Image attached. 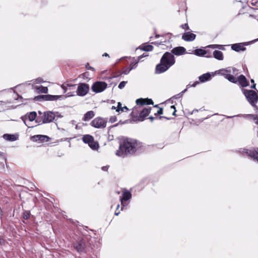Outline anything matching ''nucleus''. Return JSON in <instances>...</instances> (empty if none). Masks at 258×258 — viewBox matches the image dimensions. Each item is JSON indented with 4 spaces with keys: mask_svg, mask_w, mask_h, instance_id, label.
Listing matches in <instances>:
<instances>
[{
    "mask_svg": "<svg viewBox=\"0 0 258 258\" xmlns=\"http://www.w3.org/2000/svg\"><path fill=\"white\" fill-rule=\"evenodd\" d=\"M175 63L174 55L170 52H166L162 56L160 63L156 67V73L161 74L168 70Z\"/></svg>",
    "mask_w": 258,
    "mask_h": 258,
    "instance_id": "nucleus-1",
    "label": "nucleus"
},
{
    "mask_svg": "<svg viewBox=\"0 0 258 258\" xmlns=\"http://www.w3.org/2000/svg\"><path fill=\"white\" fill-rule=\"evenodd\" d=\"M137 143L131 139L124 140L120 144L119 149L116 151V155L123 156L127 154H133L136 151Z\"/></svg>",
    "mask_w": 258,
    "mask_h": 258,
    "instance_id": "nucleus-2",
    "label": "nucleus"
},
{
    "mask_svg": "<svg viewBox=\"0 0 258 258\" xmlns=\"http://www.w3.org/2000/svg\"><path fill=\"white\" fill-rule=\"evenodd\" d=\"M38 113L41 115V118H37L35 122L39 124L51 122L55 117L54 113L52 111H46L43 113L38 111Z\"/></svg>",
    "mask_w": 258,
    "mask_h": 258,
    "instance_id": "nucleus-3",
    "label": "nucleus"
},
{
    "mask_svg": "<svg viewBox=\"0 0 258 258\" xmlns=\"http://www.w3.org/2000/svg\"><path fill=\"white\" fill-rule=\"evenodd\" d=\"M244 93L249 103L252 106H255L258 100V97L255 92L252 90H245Z\"/></svg>",
    "mask_w": 258,
    "mask_h": 258,
    "instance_id": "nucleus-4",
    "label": "nucleus"
},
{
    "mask_svg": "<svg viewBox=\"0 0 258 258\" xmlns=\"http://www.w3.org/2000/svg\"><path fill=\"white\" fill-rule=\"evenodd\" d=\"M231 68H227L219 71V74L224 76L229 81L235 83L237 82V79L233 75H231Z\"/></svg>",
    "mask_w": 258,
    "mask_h": 258,
    "instance_id": "nucleus-5",
    "label": "nucleus"
},
{
    "mask_svg": "<svg viewBox=\"0 0 258 258\" xmlns=\"http://www.w3.org/2000/svg\"><path fill=\"white\" fill-rule=\"evenodd\" d=\"M107 119L98 117L94 118L91 122V126L97 128H103L106 126Z\"/></svg>",
    "mask_w": 258,
    "mask_h": 258,
    "instance_id": "nucleus-6",
    "label": "nucleus"
},
{
    "mask_svg": "<svg viewBox=\"0 0 258 258\" xmlns=\"http://www.w3.org/2000/svg\"><path fill=\"white\" fill-rule=\"evenodd\" d=\"M107 86L106 83L101 81H97L93 83L91 87V89L93 92L96 93L103 92Z\"/></svg>",
    "mask_w": 258,
    "mask_h": 258,
    "instance_id": "nucleus-7",
    "label": "nucleus"
},
{
    "mask_svg": "<svg viewBox=\"0 0 258 258\" xmlns=\"http://www.w3.org/2000/svg\"><path fill=\"white\" fill-rule=\"evenodd\" d=\"M74 94H72L71 93H68L66 96L62 95H42V97L45 100L47 101H55L57 100H61L66 98L69 97L73 96Z\"/></svg>",
    "mask_w": 258,
    "mask_h": 258,
    "instance_id": "nucleus-8",
    "label": "nucleus"
},
{
    "mask_svg": "<svg viewBox=\"0 0 258 258\" xmlns=\"http://www.w3.org/2000/svg\"><path fill=\"white\" fill-rule=\"evenodd\" d=\"M89 90V86L86 83H80L78 85L77 90V94L78 96H84Z\"/></svg>",
    "mask_w": 258,
    "mask_h": 258,
    "instance_id": "nucleus-9",
    "label": "nucleus"
},
{
    "mask_svg": "<svg viewBox=\"0 0 258 258\" xmlns=\"http://www.w3.org/2000/svg\"><path fill=\"white\" fill-rule=\"evenodd\" d=\"M36 113L34 111L29 113L27 117H22V118L24 122L25 123V125L28 126L29 127H30L31 126H30V124L27 123L28 120L30 122L34 121L36 118ZM31 127H33V126H31Z\"/></svg>",
    "mask_w": 258,
    "mask_h": 258,
    "instance_id": "nucleus-10",
    "label": "nucleus"
},
{
    "mask_svg": "<svg viewBox=\"0 0 258 258\" xmlns=\"http://www.w3.org/2000/svg\"><path fill=\"white\" fill-rule=\"evenodd\" d=\"M243 154H245L247 156L253 159L258 162V149L254 150H248L247 149H244L243 151Z\"/></svg>",
    "mask_w": 258,
    "mask_h": 258,
    "instance_id": "nucleus-11",
    "label": "nucleus"
},
{
    "mask_svg": "<svg viewBox=\"0 0 258 258\" xmlns=\"http://www.w3.org/2000/svg\"><path fill=\"white\" fill-rule=\"evenodd\" d=\"M131 197L132 195L130 191H126L123 193L122 196L120 199L121 205L123 207L127 205L125 202L129 200Z\"/></svg>",
    "mask_w": 258,
    "mask_h": 258,
    "instance_id": "nucleus-12",
    "label": "nucleus"
},
{
    "mask_svg": "<svg viewBox=\"0 0 258 258\" xmlns=\"http://www.w3.org/2000/svg\"><path fill=\"white\" fill-rule=\"evenodd\" d=\"M32 139L34 142H44L48 141L49 138L45 135H35L32 137Z\"/></svg>",
    "mask_w": 258,
    "mask_h": 258,
    "instance_id": "nucleus-13",
    "label": "nucleus"
},
{
    "mask_svg": "<svg viewBox=\"0 0 258 258\" xmlns=\"http://www.w3.org/2000/svg\"><path fill=\"white\" fill-rule=\"evenodd\" d=\"M186 49L182 46L174 47L171 50V53L176 55H181L185 53Z\"/></svg>",
    "mask_w": 258,
    "mask_h": 258,
    "instance_id": "nucleus-14",
    "label": "nucleus"
},
{
    "mask_svg": "<svg viewBox=\"0 0 258 258\" xmlns=\"http://www.w3.org/2000/svg\"><path fill=\"white\" fill-rule=\"evenodd\" d=\"M151 110V107H146L143 108L142 111H141L140 115H139V119L140 121H143L144 118L147 116L149 113L150 112Z\"/></svg>",
    "mask_w": 258,
    "mask_h": 258,
    "instance_id": "nucleus-15",
    "label": "nucleus"
},
{
    "mask_svg": "<svg viewBox=\"0 0 258 258\" xmlns=\"http://www.w3.org/2000/svg\"><path fill=\"white\" fill-rule=\"evenodd\" d=\"M196 35L190 32L184 33L182 36V38L186 41H191L195 39Z\"/></svg>",
    "mask_w": 258,
    "mask_h": 258,
    "instance_id": "nucleus-16",
    "label": "nucleus"
},
{
    "mask_svg": "<svg viewBox=\"0 0 258 258\" xmlns=\"http://www.w3.org/2000/svg\"><path fill=\"white\" fill-rule=\"evenodd\" d=\"M85 242L83 240H80L79 242L75 243L74 245V248L76 250L79 252H82L84 251L85 248Z\"/></svg>",
    "mask_w": 258,
    "mask_h": 258,
    "instance_id": "nucleus-17",
    "label": "nucleus"
},
{
    "mask_svg": "<svg viewBox=\"0 0 258 258\" xmlns=\"http://www.w3.org/2000/svg\"><path fill=\"white\" fill-rule=\"evenodd\" d=\"M136 103L138 105H149V104H153V101L151 99H143V98H140L136 100Z\"/></svg>",
    "mask_w": 258,
    "mask_h": 258,
    "instance_id": "nucleus-18",
    "label": "nucleus"
},
{
    "mask_svg": "<svg viewBox=\"0 0 258 258\" xmlns=\"http://www.w3.org/2000/svg\"><path fill=\"white\" fill-rule=\"evenodd\" d=\"M231 48L232 50L237 52L244 51L246 49V48L244 47V45L243 43H235L232 44Z\"/></svg>",
    "mask_w": 258,
    "mask_h": 258,
    "instance_id": "nucleus-19",
    "label": "nucleus"
},
{
    "mask_svg": "<svg viewBox=\"0 0 258 258\" xmlns=\"http://www.w3.org/2000/svg\"><path fill=\"white\" fill-rule=\"evenodd\" d=\"M237 81L239 84L242 87H246L249 85L245 77L243 75H241L238 77Z\"/></svg>",
    "mask_w": 258,
    "mask_h": 258,
    "instance_id": "nucleus-20",
    "label": "nucleus"
},
{
    "mask_svg": "<svg viewBox=\"0 0 258 258\" xmlns=\"http://www.w3.org/2000/svg\"><path fill=\"white\" fill-rule=\"evenodd\" d=\"M95 116V113L93 111H89L85 114L83 120L85 121L90 120Z\"/></svg>",
    "mask_w": 258,
    "mask_h": 258,
    "instance_id": "nucleus-21",
    "label": "nucleus"
},
{
    "mask_svg": "<svg viewBox=\"0 0 258 258\" xmlns=\"http://www.w3.org/2000/svg\"><path fill=\"white\" fill-rule=\"evenodd\" d=\"M83 141L85 143L90 145L94 140V138L90 135H86L83 137Z\"/></svg>",
    "mask_w": 258,
    "mask_h": 258,
    "instance_id": "nucleus-22",
    "label": "nucleus"
},
{
    "mask_svg": "<svg viewBox=\"0 0 258 258\" xmlns=\"http://www.w3.org/2000/svg\"><path fill=\"white\" fill-rule=\"evenodd\" d=\"M3 138L5 140L9 141H15L17 139V137L16 135L8 134H4L3 135Z\"/></svg>",
    "mask_w": 258,
    "mask_h": 258,
    "instance_id": "nucleus-23",
    "label": "nucleus"
},
{
    "mask_svg": "<svg viewBox=\"0 0 258 258\" xmlns=\"http://www.w3.org/2000/svg\"><path fill=\"white\" fill-rule=\"evenodd\" d=\"M213 56L214 58L218 60H223V53L220 50H215L213 52Z\"/></svg>",
    "mask_w": 258,
    "mask_h": 258,
    "instance_id": "nucleus-24",
    "label": "nucleus"
},
{
    "mask_svg": "<svg viewBox=\"0 0 258 258\" xmlns=\"http://www.w3.org/2000/svg\"><path fill=\"white\" fill-rule=\"evenodd\" d=\"M199 78L201 82H205L210 80L211 75L210 73H206L200 76Z\"/></svg>",
    "mask_w": 258,
    "mask_h": 258,
    "instance_id": "nucleus-25",
    "label": "nucleus"
},
{
    "mask_svg": "<svg viewBox=\"0 0 258 258\" xmlns=\"http://www.w3.org/2000/svg\"><path fill=\"white\" fill-rule=\"evenodd\" d=\"M36 89L39 93H47L48 92L47 87H43L42 86H36Z\"/></svg>",
    "mask_w": 258,
    "mask_h": 258,
    "instance_id": "nucleus-26",
    "label": "nucleus"
},
{
    "mask_svg": "<svg viewBox=\"0 0 258 258\" xmlns=\"http://www.w3.org/2000/svg\"><path fill=\"white\" fill-rule=\"evenodd\" d=\"M195 54L198 56H205L207 54V51L203 49H197L195 50Z\"/></svg>",
    "mask_w": 258,
    "mask_h": 258,
    "instance_id": "nucleus-27",
    "label": "nucleus"
},
{
    "mask_svg": "<svg viewBox=\"0 0 258 258\" xmlns=\"http://www.w3.org/2000/svg\"><path fill=\"white\" fill-rule=\"evenodd\" d=\"M89 146L94 150H97L99 148V144L97 142H96L94 141V139L93 140V141L91 142V143L89 145Z\"/></svg>",
    "mask_w": 258,
    "mask_h": 258,
    "instance_id": "nucleus-28",
    "label": "nucleus"
},
{
    "mask_svg": "<svg viewBox=\"0 0 258 258\" xmlns=\"http://www.w3.org/2000/svg\"><path fill=\"white\" fill-rule=\"evenodd\" d=\"M76 85H72L69 84H63L61 87L63 90V93H66L68 90V87H75Z\"/></svg>",
    "mask_w": 258,
    "mask_h": 258,
    "instance_id": "nucleus-29",
    "label": "nucleus"
},
{
    "mask_svg": "<svg viewBox=\"0 0 258 258\" xmlns=\"http://www.w3.org/2000/svg\"><path fill=\"white\" fill-rule=\"evenodd\" d=\"M140 48L144 51H152L153 49V46L151 45H148L146 46H144L142 47H140Z\"/></svg>",
    "mask_w": 258,
    "mask_h": 258,
    "instance_id": "nucleus-30",
    "label": "nucleus"
},
{
    "mask_svg": "<svg viewBox=\"0 0 258 258\" xmlns=\"http://www.w3.org/2000/svg\"><path fill=\"white\" fill-rule=\"evenodd\" d=\"M121 103L120 102H118L117 106L116 107V111L117 112H119L120 111H123V109L122 108Z\"/></svg>",
    "mask_w": 258,
    "mask_h": 258,
    "instance_id": "nucleus-31",
    "label": "nucleus"
},
{
    "mask_svg": "<svg viewBox=\"0 0 258 258\" xmlns=\"http://www.w3.org/2000/svg\"><path fill=\"white\" fill-rule=\"evenodd\" d=\"M138 60L137 61H136L135 62H133L130 64V70H132L133 69H135L136 68V65L138 62Z\"/></svg>",
    "mask_w": 258,
    "mask_h": 258,
    "instance_id": "nucleus-32",
    "label": "nucleus"
},
{
    "mask_svg": "<svg viewBox=\"0 0 258 258\" xmlns=\"http://www.w3.org/2000/svg\"><path fill=\"white\" fill-rule=\"evenodd\" d=\"M126 84V82H125V81H122V82H121L119 83V84L118 85V87L119 89H122V88H123L124 87V86H125Z\"/></svg>",
    "mask_w": 258,
    "mask_h": 258,
    "instance_id": "nucleus-33",
    "label": "nucleus"
},
{
    "mask_svg": "<svg viewBox=\"0 0 258 258\" xmlns=\"http://www.w3.org/2000/svg\"><path fill=\"white\" fill-rule=\"evenodd\" d=\"M30 217V212L25 211L23 214V218L25 219H28Z\"/></svg>",
    "mask_w": 258,
    "mask_h": 258,
    "instance_id": "nucleus-34",
    "label": "nucleus"
},
{
    "mask_svg": "<svg viewBox=\"0 0 258 258\" xmlns=\"http://www.w3.org/2000/svg\"><path fill=\"white\" fill-rule=\"evenodd\" d=\"M231 73H232L233 74L235 75H236L238 74V70L234 68H231Z\"/></svg>",
    "mask_w": 258,
    "mask_h": 258,
    "instance_id": "nucleus-35",
    "label": "nucleus"
},
{
    "mask_svg": "<svg viewBox=\"0 0 258 258\" xmlns=\"http://www.w3.org/2000/svg\"><path fill=\"white\" fill-rule=\"evenodd\" d=\"M199 83V82L198 81H196L195 82L192 84L190 85V84H188L187 87H195L197 85H198V84Z\"/></svg>",
    "mask_w": 258,
    "mask_h": 258,
    "instance_id": "nucleus-36",
    "label": "nucleus"
},
{
    "mask_svg": "<svg viewBox=\"0 0 258 258\" xmlns=\"http://www.w3.org/2000/svg\"><path fill=\"white\" fill-rule=\"evenodd\" d=\"M163 114V109L162 108H160L157 111V113H155V114Z\"/></svg>",
    "mask_w": 258,
    "mask_h": 258,
    "instance_id": "nucleus-37",
    "label": "nucleus"
},
{
    "mask_svg": "<svg viewBox=\"0 0 258 258\" xmlns=\"http://www.w3.org/2000/svg\"><path fill=\"white\" fill-rule=\"evenodd\" d=\"M136 108H134V109H133V111H132V113H131V115H132L133 117H134V116H135L137 115V114H138V113L136 112Z\"/></svg>",
    "mask_w": 258,
    "mask_h": 258,
    "instance_id": "nucleus-38",
    "label": "nucleus"
},
{
    "mask_svg": "<svg viewBox=\"0 0 258 258\" xmlns=\"http://www.w3.org/2000/svg\"><path fill=\"white\" fill-rule=\"evenodd\" d=\"M170 109H173V115H175V112H176V109H175V107L174 105H172L170 106Z\"/></svg>",
    "mask_w": 258,
    "mask_h": 258,
    "instance_id": "nucleus-39",
    "label": "nucleus"
},
{
    "mask_svg": "<svg viewBox=\"0 0 258 258\" xmlns=\"http://www.w3.org/2000/svg\"><path fill=\"white\" fill-rule=\"evenodd\" d=\"M181 27L183 29H188V26L187 24H185L184 25H181Z\"/></svg>",
    "mask_w": 258,
    "mask_h": 258,
    "instance_id": "nucleus-40",
    "label": "nucleus"
},
{
    "mask_svg": "<svg viewBox=\"0 0 258 258\" xmlns=\"http://www.w3.org/2000/svg\"><path fill=\"white\" fill-rule=\"evenodd\" d=\"M147 56V54H146L145 53H144V54H143L142 55H140V56H138V60H140L142 58H143V57H145V56Z\"/></svg>",
    "mask_w": 258,
    "mask_h": 258,
    "instance_id": "nucleus-41",
    "label": "nucleus"
},
{
    "mask_svg": "<svg viewBox=\"0 0 258 258\" xmlns=\"http://www.w3.org/2000/svg\"><path fill=\"white\" fill-rule=\"evenodd\" d=\"M130 69H126L125 70H124L123 71V74H125V75H126L130 71Z\"/></svg>",
    "mask_w": 258,
    "mask_h": 258,
    "instance_id": "nucleus-42",
    "label": "nucleus"
},
{
    "mask_svg": "<svg viewBox=\"0 0 258 258\" xmlns=\"http://www.w3.org/2000/svg\"><path fill=\"white\" fill-rule=\"evenodd\" d=\"M4 242H5V240L2 238H0V244H1V245L4 244Z\"/></svg>",
    "mask_w": 258,
    "mask_h": 258,
    "instance_id": "nucleus-43",
    "label": "nucleus"
},
{
    "mask_svg": "<svg viewBox=\"0 0 258 258\" xmlns=\"http://www.w3.org/2000/svg\"><path fill=\"white\" fill-rule=\"evenodd\" d=\"M55 117H60V118L62 117V115L59 114L58 112H56V114H55Z\"/></svg>",
    "mask_w": 258,
    "mask_h": 258,
    "instance_id": "nucleus-44",
    "label": "nucleus"
},
{
    "mask_svg": "<svg viewBox=\"0 0 258 258\" xmlns=\"http://www.w3.org/2000/svg\"><path fill=\"white\" fill-rule=\"evenodd\" d=\"M108 166H103L102 167V169L104 171H107L108 170Z\"/></svg>",
    "mask_w": 258,
    "mask_h": 258,
    "instance_id": "nucleus-45",
    "label": "nucleus"
},
{
    "mask_svg": "<svg viewBox=\"0 0 258 258\" xmlns=\"http://www.w3.org/2000/svg\"><path fill=\"white\" fill-rule=\"evenodd\" d=\"M251 116L252 117V118H253V120H256V119H258V118L256 116H255V115H251Z\"/></svg>",
    "mask_w": 258,
    "mask_h": 258,
    "instance_id": "nucleus-46",
    "label": "nucleus"
},
{
    "mask_svg": "<svg viewBox=\"0 0 258 258\" xmlns=\"http://www.w3.org/2000/svg\"><path fill=\"white\" fill-rule=\"evenodd\" d=\"M88 65H89V63H88L87 65L86 66V68H87V69H90V70H92V69L93 70V68L92 67H90V66H89V68H88L87 66H88Z\"/></svg>",
    "mask_w": 258,
    "mask_h": 258,
    "instance_id": "nucleus-47",
    "label": "nucleus"
},
{
    "mask_svg": "<svg viewBox=\"0 0 258 258\" xmlns=\"http://www.w3.org/2000/svg\"><path fill=\"white\" fill-rule=\"evenodd\" d=\"M88 65H89V63H88L87 65L86 66V68H87V69H90V70H92V69L93 70V68L92 67H90V66H89V68H88L87 66H88Z\"/></svg>",
    "mask_w": 258,
    "mask_h": 258,
    "instance_id": "nucleus-48",
    "label": "nucleus"
},
{
    "mask_svg": "<svg viewBox=\"0 0 258 258\" xmlns=\"http://www.w3.org/2000/svg\"><path fill=\"white\" fill-rule=\"evenodd\" d=\"M122 109H123V111H124V110L125 109L126 110H128V108L126 106H124L123 107H122Z\"/></svg>",
    "mask_w": 258,
    "mask_h": 258,
    "instance_id": "nucleus-49",
    "label": "nucleus"
},
{
    "mask_svg": "<svg viewBox=\"0 0 258 258\" xmlns=\"http://www.w3.org/2000/svg\"><path fill=\"white\" fill-rule=\"evenodd\" d=\"M149 119L151 120V121L152 122L154 119V117H152V116H150L149 117Z\"/></svg>",
    "mask_w": 258,
    "mask_h": 258,
    "instance_id": "nucleus-50",
    "label": "nucleus"
},
{
    "mask_svg": "<svg viewBox=\"0 0 258 258\" xmlns=\"http://www.w3.org/2000/svg\"><path fill=\"white\" fill-rule=\"evenodd\" d=\"M251 5H253V6H255L256 5V2H253V0L252 1V2H251Z\"/></svg>",
    "mask_w": 258,
    "mask_h": 258,
    "instance_id": "nucleus-51",
    "label": "nucleus"
},
{
    "mask_svg": "<svg viewBox=\"0 0 258 258\" xmlns=\"http://www.w3.org/2000/svg\"><path fill=\"white\" fill-rule=\"evenodd\" d=\"M251 87L253 89H255V84H253Z\"/></svg>",
    "mask_w": 258,
    "mask_h": 258,
    "instance_id": "nucleus-52",
    "label": "nucleus"
},
{
    "mask_svg": "<svg viewBox=\"0 0 258 258\" xmlns=\"http://www.w3.org/2000/svg\"><path fill=\"white\" fill-rule=\"evenodd\" d=\"M103 56H109V55L107 53H105L103 54Z\"/></svg>",
    "mask_w": 258,
    "mask_h": 258,
    "instance_id": "nucleus-53",
    "label": "nucleus"
},
{
    "mask_svg": "<svg viewBox=\"0 0 258 258\" xmlns=\"http://www.w3.org/2000/svg\"><path fill=\"white\" fill-rule=\"evenodd\" d=\"M68 90H71L72 89H74L75 87H68Z\"/></svg>",
    "mask_w": 258,
    "mask_h": 258,
    "instance_id": "nucleus-54",
    "label": "nucleus"
},
{
    "mask_svg": "<svg viewBox=\"0 0 258 258\" xmlns=\"http://www.w3.org/2000/svg\"><path fill=\"white\" fill-rule=\"evenodd\" d=\"M119 214V212H115V215H118Z\"/></svg>",
    "mask_w": 258,
    "mask_h": 258,
    "instance_id": "nucleus-55",
    "label": "nucleus"
},
{
    "mask_svg": "<svg viewBox=\"0 0 258 258\" xmlns=\"http://www.w3.org/2000/svg\"><path fill=\"white\" fill-rule=\"evenodd\" d=\"M112 109H116V107H115V106H112Z\"/></svg>",
    "mask_w": 258,
    "mask_h": 258,
    "instance_id": "nucleus-56",
    "label": "nucleus"
},
{
    "mask_svg": "<svg viewBox=\"0 0 258 258\" xmlns=\"http://www.w3.org/2000/svg\"><path fill=\"white\" fill-rule=\"evenodd\" d=\"M250 81H251V83L254 84V80L253 79H251Z\"/></svg>",
    "mask_w": 258,
    "mask_h": 258,
    "instance_id": "nucleus-57",
    "label": "nucleus"
},
{
    "mask_svg": "<svg viewBox=\"0 0 258 258\" xmlns=\"http://www.w3.org/2000/svg\"><path fill=\"white\" fill-rule=\"evenodd\" d=\"M255 124H258V119H256V120L255 121Z\"/></svg>",
    "mask_w": 258,
    "mask_h": 258,
    "instance_id": "nucleus-58",
    "label": "nucleus"
},
{
    "mask_svg": "<svg viewBox=\"0 0 258 258\" xmlns=\"http://www.w3.org/2000/svg\"><path fill=\"white\" fill-rule=\"evenodd\" d=\"M212 47H213V48H216V47H217V45H213V46Z\"/></svg>",
    "mask_w": 258,
    "mask_h": 258,
    "instance_id": "nucleus-59",
    "label": "nucleus"
},
{
    "mask_svg": "<svg viewBox=\"0 0 258 258\" xmlns=\"http://www.w3.org/2000/svg\"><path fill=\"white\" fill-rule=\"evenodd\" d=\"M119 205H117V207H116L117 210L119 208Z\"/></svg>",
    "mask_w": 258,
    "mask_h": 258,
    "instance_id": "nucleus-60",
    "label": "nucleus"
},
{
    "mask_svg": "<svg viewBox=\"0 0 258 258\" xmlns=\"http://www.w3.org/2000/svg\"><path fill=\"white\" fill-rule=\"evenodd\" d=\"M110 120H111V121H115V120H112V118H110Z\"/></svg>",
    "mask_w": 258,
    "mask_h": 258,
    "instance_id": "nucleus-61",
    "label": "nucleus"
},
{
    "mask_svg": "<svg viewBox=\"0 0 258 258\" xmlns=\"http://www.w3.org/2000/svg\"><path fill=\"white\" fill-rule=\"evenodd\" d=\"M186 90H187V89H185L184 91H182V93L185 92L186 91Z\"/></svg>",
    "mask_w": 258,
    "mask_h": 258,
    "instance_id": "nucleus-62",
    "label": "nucleus"
},
{
    "mask_svg": "<svg viewBox=\"0 0 258 258\" xmlns=\"http://www.w3.org/2000/svg\"><path fill=\"white\" fill-rule=\"evenodd\" d=\"M154 107H158V105H156L154 106Z\"/></svg>",
    "mask_w": 258,
    "mask_h": 258,
    "instance_id": "nucleus-63",
    "label": "nucleus"
},
{
    "mask_svg": "<svg viewBox=\"0 0 258 258\" xmlns=\"http://www.w3.org/2000/svg\"><path fill=\"white\" fill-rule=\"evenodd\" d=\"M162 117H163V116H160V117H159V119H161V118H162Z\"/></svg>",
    "mask_w": 258,
    "mask_h": 258,
    "instance_id": "nucleus-64",
    "label": "nucleus"
}]
</instances>
